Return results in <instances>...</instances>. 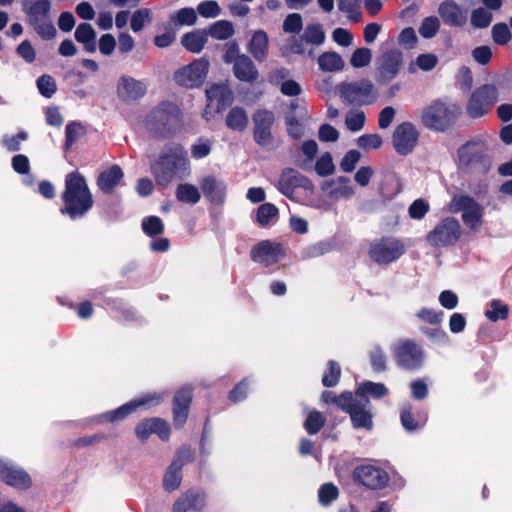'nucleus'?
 <instances>
[{"mask_svg":"<svg viewBox=\"0 0 512 512\" xmlns=\"http://www.w3.org/2000/svg\"><path fill=\"white\" fill-rule=\"evenodd\" d=\"M175 195L178 201L188 204H196L201 198L198 188L188 183L179 184L176 188Z\"/></svg>","mask_w":512,"mask_h":512,"instance_id":"obj_42","label":"nucleus"},{"mask_svg":"<svg viewBox=\"0 0 512 512\" xmlns=\"http://www.w3.org/2000/svg\"><path fill=\"white\" fill-rule=\"evenodd\" d=\"M437 12L443 23L449 27L461 28L467 24L468 9L459 5L455 0L440 2Z\"/></svg>","mask_w":512,"mask_h":512,"instance_id":"obj_21","label":"nucleus"},{"mask_svg":"<svg viewBox=\"0 0 512 512\" xmlns=\"http://www.w3.org/2000/svg\"><path fill=\"white\" fill-rule=\"evenodd\" d=\"M459 112L460 109L456 105L437 100L423 108L421 121L427 128L444 130L454 121Z\"/></svg>","mask_w":512,"mask_h":512,"instance_id":"obj_6","label":"nucleus"},{"mask_svg":"<svg viewBox=\"0 0 512 512\" xmlns=\"http://www.w3.org/2000/svg\"><path fill=\"white\" fill-rule=\"evenodd\" d=\"M416 316L424 323L438 324L443 318V312L430 308H422L417 312Z\"/></svg>","mask_w":512,"mask_h":512,"instance_id":"obj_64","label":"nucleus"},{"mask_svg":"<svg viewBox=\"0 0 512 512\" xmlns=\"http://www.w3.org/2000/svg\"><path fill=\"white\" fill-rule=\"evenodd\" d=\"M448 209L453 213H461L464 225L472 230L478 231L483 222L484 207L470 196L458 195L451 199Z\"/></svg>","mask_w":512,"mask_h":512,"instance_id":"obj_8","label":"nucleus"},{"mask_svg":"<svg viewBox=\"0 0 512 512\" xmlns=\"http://www.w3.org/2000/svg\"><path fill=\"white\" fill-rule=\"evenodd\" d=\"M334 400L339 408L349 413L354 427L367 430L372 428V413L368 399H358L353 397L350 392H344Z\"/></svg>","mask_w":512,"mask_h":512,"instance_id":"obj_5","label":"nucleus"},{"mask_svg":"<svg viewBox=\"0 0 512 512\" xmlns=\"http://www.w3.org/2000/svg\"><path fill=\"white\" fill-rule=\"evenodd\" d=\"M318 153V144L314 140L304 141L300 146V156L298 165L301 169L310 171L313 168L315 157Z\"/></svg>","mask_w":512,"mask_h":512,"instance_id":"obj_36","label":"nucleus"},{"mask_svg":"<svg viewBox=\"0 0 512 512\" xmlns=\"http://www.w3.org/2000/svg\"><path fill=\"white\" fill-rule=\"evenodd\" d=\"M151 173L160 187H168L174 180L186 179L191 174L186 150L179 145L164 149L151 165Z\"/></svg>","mask_w":512,"mask_h":512,"instance_id":"obj_1","label":"nucleus"},{"mask_svg":"<svg viewBox=\"0 0 512 512\" xmlns=\"http://www.w3.org/2000/svg\"><path fill=\"white\" fill-rule=\"evenodd\" d=\"M170 21L178 26H191L197 21V13L193 8L185 7L172 15Z\"/></svg>","mask_w":512,"mask_h":512,"instance_id":"obj_48","label":"nucleus"},{"mask_svg":"<svg viewBox=\"0 0 512 512\" xmlns=\"http://www.w3.org/2000/svg\"><path fill=\"white\" fill-rule=\"evenodd\" d=\"M393 353L397 363L406 369L420 367L424 358L421 347L408 340L397 343L393 348Z\"/></svg>","mask_w":512,"mask_h":512,"instance_id":"obj_17","label":"nucleus"},{"mask_svg":"<svg viewBox=\"0 0 512 512\" xmlns=\"http://www.w3.org/2000/svg\"><path fill=\"white\" fill-rule=\"evenodd\" d=\"M405 253L404 244L395 238H382L373 242L369 254L373 261L388 264L400 258Z\"/></svg>","mask_w":512,"mask_h":512,"instance_id":"obj_13","label":"nucleus"},{"mask_svg":"<svg viewBox=\"0 0 512 512\" xmlns=\"http://www.w3.org/2000/svg\"><path fill=\"white\" fill-rule=\"evenodd\" d=\"M458 161L460 168L470 173H486L491 166L487 147L482 142L463 145L458 151Z\"/></svg>","mask_w":512,"mask_h":512,"instance_id":"obj_4","label":"nucleus"},{"mask_svg":"<svg viewBox=\"0 0 512 512\" xmlns=\"http://www.w3.org/2000/svg\"><path fill=\"white\" fill-rule=\"evenodd\" d=\"M438 63V57L433 53H423L416 57V59L410 63L409 72L415 73L418 69L422 71H431L436 67Z\"/></svg>","mask_w":512,"mask_h":512,"instance_id":"obj_43","label":"nucleus"},{"mask_svg":"<svg viewBox=\"0 0 512 512\" xmlns=\"http://www.w3.org/2000/svg\"><path fill=\"white\" fill-rule=\"evenodd\" d=\"M85 134V128L82 124L77 122H72L67 124L65 129L66 135V147H71L75 142H77L82 136Z\"/></svg>","mask_w":512,"mask_h":512,"instance_id":"obj_56","label":"nucleus"},{"mask_svg":"<svg viewBox=\"0 0 512 512\" xmlns=\"http://www.w3.org/2000/svg\"><path fill=\"white\" fill-rule=\"evenodd\" d=\"M75 39L83 44L87 52L93 53L96 50V32L88 23L80 24L75 30Z\"/></svg>","mask_w":512,"mask_h":512,"instance_id":"obj_34","label":"nucleus"},{"mask_svg":"<svg viewBox=\"0 0 512 512\" xmlns=\"http://www.w3.org/2000/svg\"><path fill=\"white\" fill-rule=\"evenodd\" d=\"M326 40L324 29L319 23L307 24L298 38H293L290 49L293 53L315 57L314 48L321 46Z\"/></svg>","mask_w":512,"mask_h":512,"instance_id":"obj_10","label":"nucleus"},{"mask_svg":"<svg viewBox=\"0 0 512 512\" xmlns=\"http://www.w3.org/2000/svg\"><path fill=\"white\" fill-rule=\"evenodd\" d=\"M324 423L325 418L320 412L310 411L304 423V427L309 434H316Z\"/></svg>","mask_w":512,"mask_h":512,"instance_id":"obj_57","label":"nucleus"},{"mask_svg":"<svg viewBox=\"0 0 512 512\" xmlns=\"http://www.w3.org/2000/svg\"><path fill=\"white\" fill-rule=\"evenodd\" d=\"M163 399L162 394L152 393L147 394L139 399L130 401L119 408L103 413L98 416L100 422H117L126 418L131 413L135 412L140 408H150L159 404Z\"/></svg>","mask_w":512,"mask_h":512,"instance_id":"obj_12","label":"nucleus"},{"mask_svg":"<svg viewBox=\"0 0 512 512\" xmlns=\"http://www.w3.org/2000/svg\"><path fill=\"white\" fill-rule=\"evenodd\" d=\"M440 28L441 22L438 17L427 16L421 21L418 32L422 38L431 39L438 34Z\"/></svg>","mask_w":512,"mask_h":512,"instance_id":"obj_44","label":"nucleus"},{"mask_svg":"<svg viewBox=\"0 0 512 512\" xmlns=\"http://www.w3.org/2000/svg\"><path fill=\"white\" fill-rule=\"evenodd\" d=\"M143 231L150 237L161 234L164 230L162 220L157 216H149L142 221Z\"/></svg>","mask_w":512,"mask_h":512,"instance_id":"obj_55","label":"nucleus"},{"mask_svg":"<svg viewBox=\"0 0 512 512\" xmlns=\"http://www.w3.org/2000/svg\"><path fill=\"white\" fill-rule=\"evenodd\" d=\"M233 71L236 78L243 82H253L258 78V71L254 63L246 55L236 58Z\"/></svg>","mask_w":512,"mask_h":512,"instance_id":"obj_29","label":"nucleus"},{"mask_svg":"<svg viewBox=\"0 0 512 512\" xmlns=\"http://www.w3.org/2000/svg\"><path fill=\"white\" fill-rule=\"evenodd\" d=\"M181 467L179 462H173L167 469L163 484L167 491H173L177 489L181 483Z\"/></svg>","mask_w":512,"mask_h":512,"instance_id":"obj_45","label":"nucleus"},{"mask_svg":"<svg viewBox=\"0 0 512 512\" xmlns=\"http://www.w3.org/2000/svg\"><path fill=\"white\" fill-rule=\"evenodd\" d=\"M36 32L45 39H52L56 34V29L52 22L47 18L31 22Z\"/></svg>","mask_w":512,"mask_h":512,"instance_id":"obj_63","label":"nucleus"},{"mask_svg":"<svg viewBox=\"0 0 512 512\" xmlns=\"http://www.w3.org/2000/svg\"><path fill=\"white\" fill-rule=\"evenodd\" d=\"M340 374V366L336 362L330 361L328 363L327 370L322 377L323 385L326 387H332L336 385L339 381Z\"/></svg>","mask_w":512,"mask_h":512,"instance_id":"obj_60","label":"nucleus"},{"mask_svg":"<svg viewBox=\"0 0 512 512\" xmlns=\"http://www.w3.org/2000/svg\"><path fill=\"white\" fill-rule=\"evenodd\" d=\"M61 198L64 202L61 213L68 215L71 219L84 216L93 206L92 194L84 177L78 172L67 174L65 190Z\"/></svg>","mask_w":512,"mask_h":512,"instance_id":"obj_3","label":"nucleus"},{"mask_svg":"<svg viewBox=\"0 0 512 512\" xmlns=\"http://www.w3.org/2000/svg\"><path fill=\"white\" fill-rule=\"evenodd\" d=\"M354 477L370 489H381L385 487L389 481L388 473L373 464L358 466L354 471Z\"/></svg>","mask_w":512,"mask_h":512,"instance_id":"obj_22","label":"nucleus"},{"mask_svg":"<svg viewBox=\"0 0 512 512\" xmlns=\"http://www.w3.org/2000/svg\"><path fill=\"white\" fill-rule=\"evenodd\" d=\"M498 99L497 88L493 85H484L475 90L467 104V113L472 118L485 115Z\"/></svg>","mask_w":512,"mask_h":512,"instance_id":"obj_14","label":"nucleus"},{"mask_svg":"<svg viewBox=\"0 0 512 512\" xmlns=\"http://www.w3.org/2000/svg\"><path fill=\"white\" fill-rule=\"evenodd\" d=\"M343 93L350 101L364 104H370L376 98L374 85L369 80L348 84Z\"/></svg>","mask_w":512,"mask_h":512,"instance_id":"obj_24","label":"nucleus"},{"mask_svg":"<svg viewBox=\"0 0 512 512\" xmlns=\"http://www.w3.org/2000/svg\"><path fill=\"white\" fill-rule=\"evenodd\" d=\"M319 68L323 72H339L345 63L340 54L335 51H326L317 58Z\"/></svg>","mask_w":512,"mask_h":512,"instance_id":"obj_33","label":"nucleus"},{"mask_svg":"<svg viewBox=\"0 0 512 512\" xmlns=\"http://www.w3.org/2000/svg\"><path fill=\"white\" fill-rule=\"evenodd\" d=\"M268 36L265 31L257 30L253 33L248 45V51L257 60L263 61L266 57Z\"/></svg>","mask_w":512,"mask_h":512,"instance_id":"obj_32","label":"nucleus"},{"mask_svg":"<svg viewBox=\"0 0 512 512\" xmlns=\"http://www.w3.org/2000/svg\"><path fill=\"white\" fill-rule=\"evenodd\" d=\"M366 116L361 110H351L345 116V126L351 132L360 131L365 125Z\"/></svg>","mask_w":512,"mask_h":512,"instance_id":"obj_51","label":"nucleus"},{"mask_svg":"<svg viewBox=\"0 0 512 512\" xmlns=\"http://www.w3.org/2000/svg\"><path fill=\"white\" fill-rule=\"evenodd\" d=\"M356 144L363 150H376L381 148L383 145V139L381 135L377 133L363 134L357 138Z\"/></svg>","mask_w":512,"mask_h":512,"instance_id":"obj_52","label":"nucleus"},{"mask_svg":"<svg viewBox=\"0 0 512 512\" xmlns=\"http://www.w3.org/2000/svg\"><path fill=\"white\" fill-rule=\"evenodd\" d=\"M277 189L287 198L293 201H300L302 194L313 193L314 185L305 176L293 169L282 171L277 182Z\"/></svg>","mask_w":512,"mask_h":512,"instance_id":"obj_9","label":"nucleus"},{"mask_svg":"<svg viewBox=\"0 0 512 512\" xmlns=\"http://www.w3.org/2000/svg\"><path fill=\"white\" fill-rule=\"evenodd\" d=\"M289 71L286 69H277L270 75V82L279 86L280 91L285 96H297L301 93L302 89L298 82L294 80H285Z\"/></svg>","mask_w":512,"mask_h":512,"instance_id":"obj_28","label":"nucleus"},{"mask_svg":"<svg viewBox=\"0 0 512 512\" xmlns=\"http://www.w3.org/2000/svg\"><path fill=\"white\" fill-rule=\"evenodd\" d=\"M338 488L332 483L323 484L318 491L319 502L322 505H329L338 497Z\"/></svg>","mask_w":512,"mask_h":512,"instance_id":"obj_61","label":"nucleus"},{"mask_svg":"<svg viewBox=\"0 0 512 512\" xmlns=\"http://www.w3.org/2000/svg\"><path fill=\"white\" fill-rule=\"evenodd\" d=\"M184 125L180 107L169 101H162L142 121V129L151 137L165 138L178 132Z\"/></svg>","mask_w":512,"mask_h":512,"instance_id":"obj_2","label":"nucleus"},{"mask_svg":"<svg viewBox=\"0 0 512 512\" xmlns=\"http://www.w3.org/2000/svg\"><path fill=\"white\" fill-rule=\"evenodd\" d=\"M210 63L205 58L195 59L174 73V81L179 86L193 89L200 87L209 72Z\"/></svg>","mask_w":512,"mask_h":512,"instance_id":"obj_11","label":"nucleus"},{"mask_svg":"<svg viewBox=\"0 0 512 512\" xmlns=\"http://www.w3.org/2000/svg\"><path fill=\"white\" fill-rule=\"evenodd\" d=\"M200 188L204 195L214 204H222L225 201L227 185L223 180L213 176H206L200 181Z\"/></svg>","mask_w":512,"mask_h":512,"instance_id":"obj_26","label":"nucleus"},{"mask_svg":"<svg viewBox=\"0 0 512 512\" xmlns=\"http://www.w3.org/2000/svg\"><path fill=\"white\" fill-rule=\"evenodd\" d=\"M208 41V33L203 29H195L181 37V45L189 52L200 53Z\"/></svg>","mask_w":512,"mask_h":512,"instance_id":"obj_30","label":"nucleus"},{"mask_svg":"<svg viewBox=\"0 0 512 512\" xmlns=\"http://www.w3.org/2000/svg\"><path fill=\"white\" fill-rule=\"evenodd\" d=\"M234 34V27L231 22L220 20L209 27L208 35L217 40H226Z\"/></svg>","mask_w":512,"mask_h":512,"instance_id":"obj_46","label":"nucleus"},{"mask_svg":"<svg viewBox=\"0 0 512 512\" xmlns=\"http://www.w3.org/2000/svg\"><path fill=\"white\" fill-rule=\"evenodd\" d=\"M190 401L191 391L189 388H183L176 393L173 404L175 425L180 427L186 422Z\"/></svg>","mask_w":512,"mask_h":512,"instance_id":"obj_27","label":"nucleus"},{"mask_svg":"<svg viewBox=\"0 0 512 512\" xmlns=\"http://www.w3.org/2000/svg\"><path fill=\"white\" fill-rule=\"evenodd\" d=\"M403 61V54L398 49L384 52L378 59V82L387 84L399 73Z\"/></svg>","mask_w":512,"mask_h":512,"instance_id":"obj_18","label":"nucleus"},{"mask_svg":"<svg viewBox=\"0 0 512 512\" xmlns=\"http://www.w3.org/2000/svg\"><path fill=\"white\" fill-rule=\"evenodd\" d=\"M388 393V389L382 383H375L371 381H365L359 384L356 389L355 397L358 399H367L365 395H369L373 398H382Z\"/></svg>","mask_w":512,"mask_h":512,"instance_id":"obj_38","label":"nucleus"},{"mask_svg":"<svg viewBox=\"0 0 512 512\" xmlns=\"http://www.w3.org/2000/svg\"><path fill=\"white\" fill-rule=\"evenodd\" d=\"M331 190L329 191V196L332 199H349L354 193V187L351 184V181L347 177H338L337 179L331 182Z\"/></svg>","mask_w":512,"mask_h":512,"instance_id":"obj_35","label":"nucleus"},{"mask_svg":"<svg viewBox=\"0 0 512 512\" xmlns=\"http://www.w3.org/2000/svg\"><path fill=\"white\" fill-rule=\"evenodd\" d=\"M419 131L414 124L402 122L398 124L392 133V145L399 155H408L417 146Z\"/></svg>","mask_w":512,"mask_h":512,"instance_id":"obj_16","label":"nucleus"},{"mask_svg":"<svg viewBox=\"0 0 512 512\" xmlns=\"http://www.w3.org/2000/svg\"><path fill=\"white\" fill-rule=\"evenodd\" d=\"M147 91L143 81L136 80L129 76H123L117 84V95L125 103H132L142 98Z\"/></svg>","mask_w":512,"mask_h":512,"instance_id":"obj_23","label":"nucleus"},{"mask_svg":"<svg viewBox=\"0 0 512 512\" xmlns=\"http://www.w3.org/2000/svg\"><path fill=\"white\" fill-rule=\"evenodd\" d=\"M462 236L460 222L454 217L441 219L426 235L427 243L436 249L455 245Z\"/></svg>","mask_w":512,"mask_h":512,"instance_id":"obj_7","label":"nucleus"},{"mask_svg":"<svg viewBox=\"0 0 512 512\" xmlns=\"http://www.w3.org/2000/svg\"><path fill=\"white\" fill-rule=\"evenodd\" d=\"M0 479L20 490L28 489L32 485V479L25 470L3 458H0Z\"/></svg>","mask_w":512,"mask_h":512,"instance_id":"obj_20","label":"nucleus"},{"mask_svg":"<svg viewBox=\"0 0 512 512\" xmlns=\"http://www.w3.org/2000/svg\"><path fill=\"white\" fill-rule=\"evenodd\" d=\"M303 27L302 16L299 13H291L283 21V31L285 33L297 34Z\"/></svg>","mask_w":512,"mask_h":512,"instance_id":"obj_59","label":"nucleus"},{"mask_svg":"<svg viewBox=\"0 0 512 512\" xmlns=\"http://www.w3.org/2000/svg\"><path fill=\"white\" fill-rule=\"evenodd\" d=\"M153 20L152 11L148 8L135 10L130 19L131 30L135 33L142 31Z\"/></svg>","mask_w":512,"mask_h":512,"instance_id":"obj_41","label":"nucleus"},{"mask_svg":"<svg viewBox=\"0 0 512 512\" xmlns=\"http://www.w3.org/2000/svg\"><path fill=\"white\" fill-rule=\"evenodd\" d=\"M250 257L253 262L269 267L285 257V249L279 242L262 240L251 249Z\"/></svg>","mask_w":512,"mask_h":512,"instance_id":"obj_15","label":"nucleus"},{"mask_svg":"<svg viewBox=\"0 0 512 512\" xmlns=\"http://www.w3.org/2000/svg\"><path fill=\"white\" fill-rule=\"evenodd\" d=\"M207 108L215 104L216 112H221L233 101V93L225 83L213 84L206 90Z\"/></svg>","mask_w":512,"mask_h":512,"instance_id":"obj_25","label":"nucleus"},{"mask_svg":"<svg viewBox=\"0 0 512 512\" xmlns=\"http://www.w3.org/2000/svg\"><path fill=\"white\" fill-rule=\"evenodd\" d=\"M372 52L369 48H357L351 55L350 63L354 68H362L370 64Z\"/></svg>","mask_w":512,"mask_h":512,"instance_id":"obj_53","label":"nucleus"},{"mask_svg":"<svg viewBox=\"0 0 512 512\" xmlns=\"http://www.w3.org/2000/svg\"><path fill=\"white\" fill-rule=\"evenodd\" d=\"M360 158L361 154L359 151L354 149L349 150L348 152L345 153V155L343 156L339 163L340 169L346 173L352 172L355 169L358 162L360 161Z\"/></svg>","mask_w":512,"mask_h":512,"instance_id":"obj_58","label":"nucleus"},{"mask_svg":"<svg viewBox=\"0 0 512 512\" xmlns=\"http://www.w3.org/2000/svg\"><path fill=\"white\" fill-rule=\"evenodd\" d=\"M225 122L229 129L242 132L247 128L249 118L243 108L233 107L227 113Z\"/></svg>","mask_w":512,"mask_h":512,"instance_id":"obj_37","label":"nucleus"},{"mask_svg":"<svg viewBox=\"0 0 512 512\" xmlns=\"http://www.w3.org/2000/svg\"><path fill=\"white\" fill-rule=\"evenodd\" d=\"M429 210V202L423 198H419L411 203L408 208V214L414 220H421L425 217Z\"/></svg>","mask_w":512,"mask_h":512,"instance_id":"obj_54","label":"nucleus"},{"mask_svg":"<svg viewBox=\"0 0 512 512\" xmlns=\"http://www.w3.org/2000/svg\"><path fill=\"white\" fill-rule=\"evenodd\" d=\"M509 308L506 304L502 303L499 300H493L489 303L485 316L495 322L499 319H506L508 316Z\"/></svg>","mask_w":512,"mask_h":512,"instance_id":"obj_50","label":"nucleus"},{"mask_svg":"<svg viewBox=\"0 0 512 512\" xmlns=\"http://www.w3.org/2000/svg\"><path fill=\"white\" fill-rule=\"evenodd\" d=\"M25 6L30 18V21H38L47 18L50 10L49 0H25Z\"/></svg>","mask_w":512,"mask_h":512,"instance_id":"obj_39","label":"nucleus"},{"mask_svg":"<svg viewBox=\"0 0 512 512\" xmlns=\"http://www.w3.org/2000/svg\"><path fill=\"white\" fill-rule=\"evenodd\" d=\"M313 168L319 176L325 177L332 175L335 171V165L331 153L324 152L321 154L315 164L313 163Z\"/></svg>","mask_w":512,"mask_h":512,"instance_id":"obj_47","label":"nucleus"},{"mask_svg":"<svg viewBox=\"0 0 512 512\" xmlns=\"http://www.w3.org/2000/svg\"><path fill=\"white\" fill-rule=\"evenodd\" d=\"M198 13L204 18H215L220 15L221 9L216 1H202L197 6Z\"/></svg>","mask_w":512,"mask_h":512,"instance_id":"obj_62","label":"nucleus"},{"mask_svg":"<svg viewBox=\"0 0 512 512\" xmlns=\"http://www.w3.org/2000/svg\"><path fill=\"white\" fill-rule=\"evenodd\" d=\"M123 178V172L117 165L103 171L98 178V186L104 192H111Z\"/></svg>","mask_w":512,"mask_h":512,"instance_id":"obj_31","label":"nucleus"},{"mask_svg":"<svg viewBox=\"0 0 512 512\" xmlns=\"http://www.w3.org/2000/svg\"><path fill=\"white\" fill-rule=\"evenodd\" d=\"M492 14L489 10L482 7L476 8L471 12L470 23L474 28H487L492 22Z\"/></svg>","mask_w":512,"mask_h":512,"instance_id":"obj_49","label":"nucleus"},{"mask_svg":"<svg viewBox=\"0 0 512 512\" xmlns=\"http://www.w3.org/2000/svg\"><path fill=\"white\" fill-rule=\"evenodd\" d=\"M253 138L260 146H269L273 142L272 126L274 114L268 110H258L253 114Z\"/></svg>","mask_w":512,"mask_h":512,"instance_id":"obj_19","label":"nucleus"},{"mask_svg":"<svg viewBox=\"0 0 512 512\" xmlns=\"http://www.w3.org/2000/svg\"><path fill=\"white\" fill-rule=\"evenodd\" d=\"M278 208L272 203L261 204L256 211V221L261 227H267L276 222Z\"/></svg>","mask_w":512,"mask_h":512,"instance_id":"obj_40","label":"nucleus"}]
</instances>
